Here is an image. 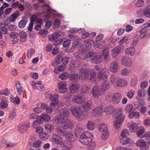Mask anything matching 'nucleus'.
Here are the masks:
<instances>
[{
    "mask_svg": "<svg viewBox=\"0 0 150 150\" xmlns=\"http://www.w3.org/2000/svg\"><path fill=\"white\" fill-rule=\"evenodd\" d=\"M97 77L99 79L105 80L107 78V76L106 73L102 71L98 72Z\"/></svg>",
    "mask_w": 150,
    "mask_h": 150,
    "instance_id": "79ce46f5",
    "label": "nucleus"
},
{
    "mask_svg": "<svg viewBox=\"0 0 150 150\" xmlns=\"http://www.w3.org/2000/svg\"><path fill=\"white\" fill-rule=\"evenodd\" d=\"M69 74L67 72H65L62 74H60L59 78L62 80H65L69 78Z\"/></svg>",
    "mask_w": 150,
    "mask_h": 150,
    "instance_id": "680f3d73",
    "label": "nucleus"
},
{
    "mask_svg": "<svg viewBox=\"0 0 150 150\" xmlns=\"http://www.w3.org/2000/svg\"><path fill=\"white\" fill-rule=\"evenodd\" d=\"M91 40H85L84 42V46L85 50H89L91 47Z\"/></svg>",
    "mask_w": 150,
    "mask_h": 150,
    "instance_id": "a18cd8bd",
    "label": "nucleus"
},
{
    "mask_svg": "<svg viewBox=\"0 0 150 150\" xmlns=\"http://www.w3.org/2000/svg\"><path fill=\"white\" fill-rule=\"evenodd\" d=\"M72 146L71 143L69 141L64 142L61 145V147L64 150H67Z\"/></svg>",
    "mask_w": 150,
    "mask_h": 150,
    "instance_id": "a878e982",
    "label": "nucleus"
},
{
    "mask_svg": "<svg viewBox=\"0 0 150 150\" xmlns=\"http://www.w3.org/2000/svg\"><path fill=\"white\" fill-rule=\"evenodd\" d=\"M140 116V114L138 112H134L132 111L128 115V117L130 119H132L134 117L135 119H138Z\"/></svg>",
    "mask_w": 150,
    "mask_h": 150,
    "instance_id": "58836bf2",
    "label": "nucleus"
},
{
    "mask_svg": "<svg viewBox=\"0 0 150 150\" xmlns=\"http://www.w3.org/2000/svg\"><path fill=\"white\" fill-rule=\"evenodd\" d=\"M69 87L70 91L72 93L77 92L79 89V85L76 83L70 84Z\"/></svg>",
    "mask_w": 150,
    "mask_h": 150,
    "instance_id": "a211bd4d",
    "label": "nucleus"
},
{
    "mask_svg": "<svg viewBox=\"0 0 150 150\" xmlns=\"http://www.w3.org/2000/svg\"><path fill=\"white\" fill-rule=\"evenodd\" d=\"M133 108V106L131 104L127 105L125 107V110L126 112L129 113V114L132 112Z\"/></svg>",
    "mask_w": 150,
    "mask_h": 150,
    "instance_id": "052dcab7",
    "label": "nucleus"
},
{
    "mask_svg": "<svg viewBox=\"0 0 150 150\" xmlns=\"http://www.w3.org/2000/svg\"><path fill=\"white\" fill-rule=\"evenodd\" d=\"M103 111L107 114H111L113 112L114 108L112 105H109L105 108H103Z\"/></svg>",
    "mask_w": 150,
    "mask_h": 150,
    "instance_id": "4c0bfd02",
    "label": "nucleus"
},
{
    "mask_svg": "<svg viewBox=\"0 0 150 150\" xmlns=\"http://www.w3.org/2000/svg\"><path fill=\"white\" fill-rule=\"evenodd\" d=\"M146 92V91L142 88L139 90L137 94L139 97H143L145 96Z\"/></svg>",
    "mask_w": 150,
    "mask_h": 150,
    "instance_id": "4d7b16f0",
    "label": "nucleus"
},
{
    "mask_svg": "<svg viewBox=\"0 0 150 150\" xmlns=\"http://www.w3.org/2000/svg\"><path fill=\"white\" fill-rule=\"evenodd\" d=\"M39 137L40 139L43 140H45L47 139L49 137V134L47 133H42L39 135Z\"/></svg>",
    "mask_w": 150,
    "mask_h": 150,
    "instance_id": "6e6d98bb",
    "label": "nucleus"
},
{
    "mask_svg": "<svg viewBox=\"0 0 150 150\" xmlns=\"http://www.w3.org/2000/svg\"><path fill=\"white\" fill-rule=\"evenodd\" d=\"M80 29L82 31V35L81 37L82 38L85 39L88 37H89V33H88V32L83 33V31H85V29H84L80 28Z\"/></svg>",
    "mask_w": 150,
    "mask_h": 150,
    "instance_id": "e2e57ef3",
    "label": "nucleus"
},
{
    "mask_svg": "<svg viewBox=\"0 0 150 150\" xmlns=\"http://www.w3.org/2000/svg\"><path fill=\"white\" fill-rule=\"evenodd\" d=\"M137 124L134 122H133L129 127V130L132 132H135L138 128Z\"/></svg>",
    "mask_w": 150,
    "mask_h": 150,
    "instance_id": "c03bdc74",
    "label": "nucleus"
},
{
    "mask_svg": "<svg viewBox=\"0 0 150 150\" xmlns=\"http://www.w3.org/2000/svg\"><path fill=\"white\" fill-rule=\"evenodd\" d=\"M96 74L95 72V71L93 70L90 72L89 74H88V77L87 79L91 80L94 79L96 76Z\"/></svg>",
    "mask_w": 150,
    "mask_h": 150,
    "instance_id": "774afa93",
    "label": "nucleus"
},
{
    "mask_svg": "<svg viewBox=\"0 0 150 150\" xmlns=\"http://www.w3.org/2000/svg\"><path fill=\"white\" fill-rule=\"evenodd\" d=\"M10 94V92L7 88L3 89L0 91V95L8 96Z\"/></svg>",
    "mask_w": 150,
    "mask_h": 150,
    "instance_id": "5fc2aeb1",
    "label": "nucleus"
},
{
    "mask_svg": "<svg viewBox=\"0 0 150 150\" xmlns=\"http://www.w3.org/2000/svg\"><path fill=\"white\" fill-rule=\"evenodd\" d=\"M122 110H120L119 111L114 112L113 116V117L116 119V121L123 122L125 117L124 115L122 112Z\"/></svg>",
    "mask_w": 150,
    "mask_h": 150,
    "instance_id": "0eeeda50",
    "label": "nucleus"
},
{
    "mask_svg": "<svg viewBox=\"0 0 150 150\" xmlns=\"http://www.w3.org/2000/svg\"><path fill=\"white\" fill-rule=\"evenodd\" d=\"M45 128L47 132L50 133L53 130L54 127L50 124L47 123L45 125Z\"/></svg>",
    "mask_w": 150,
    "mask_h": 150,
    "instance_id": "de8ad7c7",
    "label": "nucleus"
},
{
    "mask_svg": "<svg viewBox=\"0 0 150 150\" xmlns=\"http://www.w3.org/2000/svg\"><path fill=\"white\" fill-rule=\"evenodd\" d=\"M150 27V23H149L147 26H145L144 28H142L139 31L140 35L139 38L141 39L145 38L146 35V32L147 30V28Z\"/></svg>",
    "mask_w": 150,
    "mask_h": 150,
    "instance_id": "dca6fc26",
    "label": "nucleus"
},
{
    "mask_svg": "<svg viewBox=\"0 0 150 150\" xmlns=\"http://www.w3.org/2000/svg\"><path fill=\"white\" fill-rule=\"evenodd\" d=\"M31 17H33L34 18H35V24L39 23L38 25H42L43 23V20L42 19L39 18L38 17L35 15H33Z\"/></svg>",
    "mask_w": 150,
    "mask_h": 150,
    "instance_id": "13d9d810",
    "label": "nucleus"
},
{
    "mask_svg": "<svg viewBox=\"0 0 150 150\" xmlns=\"http://www.w3.org/2000/svg\"><path fill=\"white\" fill-rule=\"evenodd\" d=\"M92 91V94L94 98H97L100 96L101 93L99 88L97 86L93 87Z\"/></svg>",
    "mask_w": 150,
    "mask_h": 150,
    "instance_id": "6ab92c4d",
    "label": "nucleus"
},
{
    "mask_svg": "<svg viewBox=\"0 0 150 150\" xmlns=\"http://www.w3.org/2000/svg\"><path fill=\"white\" fill-rule=\"evenodd\" d=\"M107 125L104 123L101 124L99 126V130L102 132L101 138L103 140H105L108 139L110 135V133L107 129Z\"/></svg>",
    "mask_w": 150,
    "mask_h": 150,
    "instance_id": "f03ea898",
    "label": "nucleus"
},
{
    "mask_svg": "<svg viewBox=\"0 0 150 150\" xmlns=\"http://www.w3.org/2000/svg\"><path fill=\"white\" fill-rule=\"evenodd\" d=\"M134 94V91L133 90L129 91L127 93V97L128 98L131 99L132 98Z\"/></svg>",
    "mask_w": 150,
    "mask_h": 150,
    "instance_id": "338daca9",
    "label": "nucleus"
},
{
    "mask_svg": "<svg viewBox=\"0 0 150 150\" xmlns=\"http://www.w3.org/2000/svg\"><path fill=\"white\" fill-rule=\"evenodd\" d=\"M145 130L143 127H141L138 129L137 132V135L140 138H143L144 134L145 132Z\"/></svg>",
    "mask_w": 150,
    "mask_h": 150,
    "instance_id": "473e14b6",
    "label": "nucleus"
},
{
    "mask_svg": "<svg viewBox=\"0 0 150 150\" xmlns=\"http://www.w3.org/2000/svg\"><path fill=\"white\" fill-rule=\"evenodd\" d=\"M35 18H34L32 17H30V23L28 27V30L29 31H31L33 29L34 23L35 21Z\"/></svg>",
    "mask_w": 150,
    "mask_h": 150,
    "instance_id": "8fccbe9b",
    "label": "nucleus"
},
{
    "mask_svg": "<svg viewBox=\"0 0 150 150\" xmlns=\"http://www.w3.org/2000/svg\"><path fill=\"white\" fill-rule=\"evenodd\" d=\"M59 97V95L57 94L51 95L49 97V99L51 100L50 104L51 106L55 105L57 104V100Z\"/></svg>",
    "mask_w": 150,
    "mask_h": 150,
    "instance_id": "f8f14e48",
    "label": "nucleus"
},
{
    "mask_svg": "<svg viewBox=\"0 0 150 150\" xmlns=\"http://www.w3.org/2000/svg\"><path fill=\"white\" fill-rule=\"evenodd\" d=\"M58 87L59 92L62 93H64L67 89L66 83L65 82L59 83L58 85Z\"/></svg>",
    "mask_w": 150,
    "mask_h": 150,
    "instance_id": "4468645a",
    "label": "nucleus"
},
{
    "mask_svg": "<svg viewBox=\"0 0 150 150\" xmlns=\"http://www.w3.org/2000/svg\"><path fill=\"white\" fill-rule=\"evenodd\" d=\"M110 86V84L109 81L107 80H105L101 84L100 90L102 92L106 91L109 88Z\"/></svg>",
    "mask_w": 150,
    "mask_h": 150,
    "instance_id": "2eb2a0df",
    "label": "nucleus"
},
{
    "mask_svg": "<svg viewBox=\"0 0 150 150\" xmlns=\"http://www.w3.org/2000/svg\"><path fill=\"white\" fill-rule=\"evenodd\" d=\"M116 83L117 86L120 87H123L126 86L127 85V82L126 80L120 79L117 80Z\"/></svg>",
    "mask_w": 150,
    "mask_h": 150,
    "instance_id": "7c9ffc66",
    "label": "nucleus"
},
{
    "mask_svg": "<svg viewBox=\"0 0 150 150\" xmlns=\"http://www.w3.org/2000/svg\"><path fill=\"white\" fill-rule=\"evenodd\" d=\"M129 141L130 139L127 137L125 138H121L120 140L121 144L125 145L129 143Z\"/></svg>",
    "mask_w": 150,
    "mask_h": 150,
    "instance_id": "bf43d9fd",
    "label": "nucleus"
},
{
    "mask_svg": "<svg viewBox=\"0 0 150 150\" xmlns=\"http://www.w3.org/2000/svg\"><path fill=\"white\" fill-rule=\"evenodd\" d=\"M83 132L82 128L77 127L75 130V134L77 136H80V142H81L84 145H87L90 149H92L96 146L95 142H92L93 134L89 132Z\"/></svg>",
    "mask_w": 150,
    "mask_h": 150,
    "instance_id": "f257e3e1",
    "label": "nucleus"
},
{
    "mask_svg": "<svg viewBox=\"0 0 150 150\" xmlns=\"http://www.w3.org/2000/svg\"><path fill=\"white\" fill-rule=\"evenodd\" d=\"M30 123L28 122L20 124L18 126V130L21 133H24L30 127Z\"/></svg>",
    "mask_w": 150,
    "mask_h": 150,
    "instance_id": "9d476101",
    "label": "nucleus"
},
{
    "mask_svg": "<svg viewBox=\"0 0 150 150\" xmlns=\"http://www.w3.org/2000/svg\"><path fill=\"white\" fill-rule=\"evenodd\" d=\"M117 69V64L116 62L114 61L111 64L110 66V70L112 73L116 72Z\"/></svg>",
    "mask_w": 150,
    "mask_h": 150,
    "instance_id": "cd10ccee",
    "label": "nucleus"
},
{
    "mask_svg": "<svg viewBox=\"0 0 150 150\" xmlns=\"http://www.w3.org/2000/svg\"><path fill=\"white\" fill-rule=\"evenodd\" d=\"M15 83L17 93L19 95H21L23 91V87L19 81H16Z\"/></svg>",
    "mask_w": 150,
    "mask_h": 150,
    "instance_id": "2f4dec72",
    "label": "nucleus"
},
{
    "mask_svg": "<svg viewBox=\"0 0 150 150\" xmlns=\"http://www.w3.org/2000/svg\"><path fill=\"white\" fill-rule=\"evenodd\" d=\"M60 36V35L58 32H55L53 33L52 35L51 38L50 40L52 42L55 41Z\"/></svg>",
    "mask_w": 150,
    "mask_h": 150,
    "instance_id": "603ef678",
    "label": "nucleus"
},
{
    "mask_svg": "<svg viewBox=\"0 0 150 150\" xmlns=\"http://www.w3.org/2000/svg\"><path fill=\"white\" fill-rule=\"evenodd\" d=\"M102 59L101 56L99 55H97L95 53L92 58L91 59V61L92 63L98 64L101 61Z\"/></svg>",
    "mask_w": 150,
    "mask_h": 150,
    "instance_id": "aec40b11",
    "label": "nucleus"
},
{
    "mask_svg": "<svg viewBox=\"0 0 150 150\" xmlns=\"http://www.w3.org/2000/svg\"><path fill=\"white\" fill-rule=\"evenodd\" d=\"M20 38V41L21 42H24L26 41V39L27 36V34L24 31L20 32L18 34Z\"/></svg>",
    "mask_w": 150,
    "mask_h": 150,
    "instance_id": "bb28decb",
    "label": "nucleus"
},
{
    "mask_svg": "<svg viewBox=\"0 0 150 150\" xmlns=\"http://www.w3.org/2000/svg\"><path fill=\"white\" fill-rule=\"evenodd\" d=\"M121 50V48L119 46H117L112 49L111 50V54L112 57H116L119 53Z\"/></svg>",
    "mask_w": 150,
    "mask_h": 150,
    "instance_id": "412c9836",
    "label": "nucleus"
},
{
    "mask_svg": "<svg viewBox=\"0 0 150 150\" xmlns=\"http://www.w3.org/2000/svg\"><path fill=\"white\" fill-rule=\"evenodd\" d=\"M91 106V104L87 102H85L82 105V108L86 111L89 110Z\"/></svg>",
    "mask_w": 150,
    "mask_h": 150,
    "instance_id": "0e129e2a",
    "label": "nucleus"
},
{
    "mask_svg": "<svg viewBox=\"0 0 150 150\" xmlns=\"http://www.w3.org/2000/svg\"><path fill=\"white\" fill-rule=\"evenodd\" d=\"M109 49L108 48H104L102 51V53L104 58L105 60H107V62L109 59V57H108V53H109Z\"/></svg>",
    "mask_w": 150,
    "mask_h": 150,
    "instance_id": "a19ab883",
    "label": "nucleus"
},
{
    "mask_svg": "<svg viewBox=\"0 0 150 150\" xmlns=\"http://www.w3.org/2000/svg\"><path fill=\"white\" fill-rule=\"evenodd\" d=\"M84 96L81 94L74 95L73 97L72 101L76 103L80 104L85 100Z\"/></svg>",
    "mask_w": 150,
    "mask_h": 150,
    "instance_id": "423d86ee",
    "label": "nucleus"
},
{
    "mask_svg": "<svg viewBox=\"0 0 150 150\" xmlns=\"http://www.w3.org/2000/svg\"><path fill=\"white\" fill-rule=\"evenodd\" d=\"M79 74L81 77L87 79L88 77L89 71L87 69L83 68L81 70Z\"/></svg>",
    "mask_w": 150,
    "mask_h": 150,
    "instance_id": "c756f323",
    "label": "nucleus"
},
{
    "mask_svg": "<svg viewBox=\"0 0 150 150\" xmlns=\"http://www.w3.org/2000/svg\"><path fill=\"white\" fill-rule=\"evenodd\" d=\"M70 111L67 108H62L60 111V116L57 119H64L67 118L69 115Z\"/></svg>",
    "mask_w": 150,
    "mask_h": 150,
    "instance_id": "6e6552de",
    "label": "nucleus"
},
{
    "mask_svg": "<svg viewBox=\"0 0 150 150\" xmlns=\"http://www.w3.org/2000/svg\"><path fill=\"white\" fill-rule=\"evenodd\" d=\"M64 129L63 127H57L56 130L58 134L62 136H64L67 131V130H64Z\"/></svg>",
    "mask_w": 150,
    "mask_h": 150,
    "instance_id": "f704fd0d",
    "label": "nucleus"
},
{
    "mask_svg": "<svg viewBox=\"0 0 150 150\" xmlns=\"http://www.w3.org/2000/svg\"><path fill=\"white\" fill-rule=\"evenodd\" d=\"M121 62L122 64L126 67H130L132 64V59L129 57H123L122 59Z\"/></svg>",
    "mask_w": 150,
    "mask_h": 150,
    "instance_id": "1a4fd4ad",
    "label": "nucleus"
},
{
    "mask_svg": "<svg viewBox=\"0 0 150 150\" xmlns=\"http://www.w3.org/2000/svg\"><path fill=\"white\" fill-rule=\"evenodd\" d=\"M121 98L122 96L120 93H115L112 95V102L113 104H117L121 101Z\"/></svg>",
    "mask_w": 150,
    "mask_h": 150,
    "instance_id": "ddd939ff",
    "label": "nucleus"
},
{
    "mask_svg": "<svg viewBox=\"0 0 150 150\" xmlns=\"http://www.w3.org/2000/svg\"><path fill=\"white\" fill-rule=\"evenodd\" d=\"M103 106H98L93 109L92 112V115L95 117H98L103 111Z\"/></svg>",
    "mask_w": 150,
    "mask_h": 150,
    "instance_id": "9b49d317",
    "label": "nucleus"
},
{
    "mask_svg": "<svg viewBox=\"0 0 150 150\" xmlns=\"http://www.w3.org/2000/svg\"><path fill=\"white\" fill-rule=\"evenodd\" d=\"M80 78V76L78 74H73L69 75V79L71 80L78 81Z\"/></svg>",
    "mask_w": 150,
    "mask_h": 150,
    "instance_id": "ea45409f",
    "label": "nucleus"
},
{
    "mask_svg": "<svg viewBox=\"0 0 150 150\" xmlns=\"http://www.w3.org/2000/svg\"><path fill=\"white\" fill-rule=\"evenodd\" d=\"M41 120L45 121H49L50 119V116L46 113L42 114L40 116Z\"/></svg>",
    "mask_w": 150,
    "mask_h": 150,
    "instance_id": "3c124183",
    "label": "nucleus"
},
{
    "mask_svg": "<svg viewBox=\"0 0 150 150\" xmlns=\"http://www.w3.org/2000/svg\"><path fill=\"white\" fill-rule=\"evenodd\" d=\"M35 50L33 48L28 50L27 53V57L29 58H31L32 55L34 53Z\"/></svg>",
    "mask_w": 150,
    "mask_h": 150,
    "instance_id": "69168bd1",
    "label": "nucleus"
},
{
    "mask_svg": "<svg viewBox=\"0 0 150 150\" xmlns=\"http://www.w3.org/2000/svg\"><path fill=\"white\" fill-rule=\"evenodd\" d=\"M144 15L146 17L150 16V5H148L146 7L143 11Z\"/></svg>",
    "mask_w": 150,
    "mask_h": 150,
    "instance_id": "37998d69",
    "label": "nucleus"
},
{
    "mask_svg": "<svg viewBox=\"0 0 150 150\" xmlns=\"http://www.w3.org/2000/svg\"><path fill=\"white\" fill-rule=\"evenodd\" d=\"M66 67V65L62 64L58 67L57 69L56 68H55L54 70V72L55 74H57L60 72L64 70Z\"/></svg>",
    "mask_w": 150,
    "mask_h": 150,
    "instance_id": "72a5a7b5",
    "label": "nucleus"
},
{
    "mask_svg": "<svg viewBox=\"0 0 150 150\" xmlns=\"http://www.w3.org/2000/svg\"><path fill=\"white\" fill-rule=\"evenodd\" d=\"M5 144H6L7 146H9L10 147H12L15 146L16 145V144L10 142L6 143L5 141L3 139H2L0 141V147H3Z\"/></svg>",
    "mask_w": 150,
    "mask_h": 150,
    "instance_id": "c85d7f7f",
    "label": "nucleus"
},
{
    "mask_svg": "<svg viewBox=\"0 0 150 150\" xmlns=\"http://www.w3.org/2000/svg\"><path fill=\"white\" fill-rule=\"evenodd\" d=\"M20 14V13L19 11H16L11 14L10 17H8V19H9L11 22H14Z\"/></svg>",
    "mask_w": 150,
    "mask_h": 150,
    "instance_id": "5701e85b",
    "label": "nucleus"
},
{
    "mask_svg": "<svg viewBox=\"0 0 150 150\" xmlns=\"http://www.w3.org/2000/svg\"><path fill=\"white\" fill-rule=\"evenodd\" d=\"M58 122L61 124L63 129H72L73 125L72 122L67 118L57 119Z\"/></svg>",
    "mask_w": 150,
    "mask_h": 150,
    "instance_id": "39448f33",
    "label": "nucleus"
},
{
    "mask_svg": "<svg viewBox=\"0 0 150 150\" xmlns=\"http://www.w3.org/2000/svg\"><path fill=\"white\" fill-rule=\"evenodd\" d=\"M135 144L138 147L142 148L143 149H146L147 148L145 142L142 139L138 140Z\"/></svg>",
    "mask_w": 150,
    "mask_h": 150,
    "instance_id": "4be33fe9",
    "label": "nucleus"
},
{
    "mask_svg": "<svg viewBox=\"0 0 150 150\" xmlns=\"http://www.w3.org/2000/svg\"><path fill=\"white\" fill-rule=\"evenodd\" d=\"M66 133L65 134L64 137H65L66 139L68 140L69 142L73 141L74 139V134L75 133L72 132H68L67 131Z\"/></svg>",
    "mask_w": 150,
    "mask_h": 150,
    "instance_id": "b1692460",
    "label": "nucleus"
},
{
    "mask_svg": "<svg viewBox=\"0 0 150 150\" xmlns=\"http://www.w3.org/2000/svg\"><path fill=\"white\" fill-rule=\"evenodd\" d=\"M61 139V137L57 134H54L53 135L52 141L55 144H60Z\"/></svg>",
    "mask_w": 150,
    "mask_h": 150,
    "instance_id": "c9c22d12",
    "label": "nucleus"
},
{
    "mask_svg": "<svg viewBox=\"0 0 150 150\" xmlns=\"http://www.w3.org/2000/svg\"><path fill=\"white\" fill-rule=\"evenodd\" d=\"M8 106V101L6 98L2 96L0 99V108L4 109Z\"/></svg>",
    "mask_w": 150,
    "mask_h": 150,
    "instance_id": "f3484780",
    "label": "nucleus"
},
{
    "mask_svg": "<svg viewBox=\"0 0 150 150\" xmlns=\"http://www.w3.org/2000/svg\"><path fill=\"white\" fill-rule=\"evenodd\" d=\"M80 91L83 93H87L89 92V89L88 87L83 84L81 86Z\"/></svg>",
    "mask_w": 150,
    "mask_h": 150,
    "instance_id": "09e8293b",
    "label": "nucleus"
},
{
    "mask_svg": "<svg viewBox=\"0 0 150 150\" xmlns=\"http://www.w3.org/2000/svg\"><path fill=\"white\" fill-rule=\"evenodd\" d=\"M125 52L126 54L132 56L135 54V50L134 47H131L126 49Z\"/></svg>",
    "mask_w": 150,
    "mask_h": 150,
    "instance_id": "e433bc0d",
    "label": "nucleus"
},
{
    "mask_svg": "<svg viewBox=\"0 0 150 150\" xmlns=\"http://www.w3.org/2000/svg\"><path fill=\"white\" fill-rule=\"evenodd\" d=\"M143 101L139 100L134 103V108L137 109V110L140 111L142 114L145 113L146 111L147 108L143 106Z\"/></svg>",
    "mask_w": 150,
    "mask_h": 150,
    "instance_id": "20e7f679",
    "label": "nucleus"
},
{
    "mask_svg": "<svg viewBox=\"0 0 150 150\" xmlns=\"http://www.w3.org/2000/svg\"><path fill=\"white\" fill-rule=\"evenodd\" d=\"M70 110L73 115L78 118L79 120H81V117L82 116L83 113L80 107L73 106L70 108Z\"/></svg>",
    "mask_w": 150,
    "mask_h": 150,
    "instance_id": "7ed1b4c3",
    "label": "nucleus"
},
{
    "mask_svg": "<svg viewBox=\"0 0 150 150\" xmlns=\"http://www.w3.org/2000/svg\"><path fill=\"white\" fill-rule=\"evenodd\" d=\"M139 41L138 37L137 36H135L134 37L132 40V41L131 43V46L133 47H135Z\"/></svg>",
    "mask_w": 150,
    "mask_h": 150,
    "instance_id": "49530a36",
    "label": "nucleus"
},
{
    "mask_svg": "<svg viewBox=\"0 0 150 150\" xmlns=\"http://www.w3.org/2000/svg\"><path fill=\"white\" fill-rule=\"evenodd\" d=\"M88 129L90 130H92L94 128V125L93 122L91 121H89L86 125Z\"/></svg>",
    "mask_w": 150,
    "mask_h": 150,
    "instance_id": "864d4df0",
    "label": "nucleus"
},
{
    "mask_svg": "<svg viewBox=\"0 0 150 150\" xmlns=\"http://www.w3.org/2000/svg\"><path fill=\"white\" fill-rule=\"evenodd\" d=\"M22 20L20 21L18 23V26L21 28H24L28 21L27 18L25 16L22 18Z\"/></svg>",
    "mask_w": 150,
    "mask_h": 150,
    "instance_id": "393cba45",
    "label": "nucleus"
}]
</instances>
